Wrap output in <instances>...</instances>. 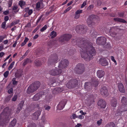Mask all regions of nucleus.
I'll return each mask as SVG.
<instances>
[{"label": "nucleus", "instance_id": "46", "mask_svg": "<svg viewBox=\"0 0 127 127\" xmlns=\"http://www.w3.org/2000/svg\"><path fill=\"white\" fill-rule=\"evenodd\" d=\"M13 89L11 87L10 89H9L8 91L7 92L9 94H11L13 93Z\"/></svg>", "mask_w": 127, "mask_h": 127}, {"label": "nucleus", "instance_id": "23", "mask_svg": "<svg viewBox=\"0 0 127 127\" xmlns=\"http://www.w3.org/2000/svg\"><path fill=\"white\" fill-rule=\"evenodd\" d=\"M121 102L123 104L127 105V97L122 96L121 100Z\"/></svg>", "mask_w": 127, "mask_h": 127}, {"label": "nucleus", "instance_id": "36", "mask_svg": "<svg viewBox=\"0 0 127 127\" xmlns=\"http://www.w3.org/2000/svg\"><path fill=\"white\" fill-rule=\"evenodd\" d=\"M95 6L97 7L100 6L101 4V1L99 0H98L95 2Z\"/></svg>", "mask_w": 127, "mask_h": 127}, {"label": "nucleus", "instance_id": "18", "mask_svg": "<svg viewBox=\"0 0 127 127\" xmlns=\"http://www.w3.org/2000/svg\"><path fill=\"white\" fill-rule=\"evenodd\" d=\"M97 104L98 106L103 108H105L106 106V103L104 100L100 99L98 101Z\"/></svg>", "mask_w": 127, "mask_h": 127}, {"label": "nucleus", "instance_id": "9", "mask_svg": "<svg viewBox=\"0 0 127 127\" xmlns=\"http://www.w3.org/2000/svg\"><path fill=\"white\" fill-rule=\"evenodd\" d=\"M78 84L77 80L73 79L70 81L66 84V86L68 88L70 89L74 87Z\"/></svg>", "mask_w": 127, "mask_h": 127}, {"label": "nucleus", "instance_id": "48", "mask_svg": "<svg viewBox=\"0 0 127 127\" xmlns=\"http://www.w3.org/2000/svg\"><path fill=\"white\" fill-rule=\"evenodd\" d=\"M6 22L4 21L3 22L1 25V28L4 29H5V27Z\"/></svg>", "mask_w": 127, "mask_h": 127}, {"label": "nucleus", "instance_id": "57", "mask_svg": "<svg viewBox=\"0 0 127 127\" xmlns=\"http://www.w3.org/2000/svg\"><path fill=\"white\" fill-rule=\"evenodd\" d=\"M84 116H83V115H81L79 116H77V118H78L79 119H84Z\"/></svg>", "mask_w": 127, "mask_h": 127}, {"label": "nucleus", "instance_id": "20", "mask_svg": "<svg viewBox=\"0 0 127 127\" xmlns=\"http://www.w3.org/2000/svg\"><path fill=\"white\" fill-rule=\"evenodd\" d=\"M24 103V100H22L18 105V107L17 109L16 113H18L23 107Z\"/></svg>", "mask_w": 127, "mask_h": 127}, {"label": "nucleus", "instance_id": "10", "mask_svg": "<svg viewBox=\"0 0 127 127\" xmlns=\"http://www.w3.org/2000/svg\"><path fill=\"white\" fill-rule=\"evenodd\" d=\"M68 61L67 59L62 60L60 62L58 67L59 68H66L68 64Z\"/></svg>", "mask_w": 127, "mask_h": 127}, {"label": "nucleus", "instance_id": "3", "mask_svg": "<svg viewBox=\"0 0 127 127\" xmlns=\"http://www.w3.org/2000/svg\"><path fill=\"white\" fill-rule=\"evenodd\" d=\"M40 83L39 81L35 82L31 84L26 91L27 93L30 94L36 91L40 87Z\"/></svg>", "mask_w": 127, "mask_h": 127}, {"label": "nucleus", "instance_id": "19", "mask_svg": "<svg viewBox=\"0 0 127 127\" xmlns=\"http://www.w3.org/2000/svg\"><path fill=\"white\" fill-rule=\"evenodd\" d=\"M99 63L103 66H105L108 64V62L105 58H101L99 60Z\"/></svg>", "mask_w": 127, "mask_h": 127}, {"label": "nucleus", "instance_id": "25", "mask_svg": "<svg viewBox=\"0 0 127 127\" xmlns=\"http://www.w3.org/2000/svg\"><path fill=\"white\" fill-rule=\"evenodd\" d=\"M115 21H118L119 22H122L123 23H126V21L123 19L120 18H114L113 19Z\"/></svg>", "mask_w": 127, "mask_h": 127}, {"label": "nucleus", "instance_id": "28", "mask_svg": "<svg viewBox=\"0 0 127 127\" xmlns=\"http://www.w3.org/2000/svg\"><path fill=\"white\" fill-rule=\"evenodd\" d=\"M32 62L31 60L29 58H27L24 60L23 65L25 66L27 64L30 63Z\"/></svg>", "mask_w": 127, "mask_h": 127}, {"label": "nucleus", "instance_id": "60", "mask_svg": "<svg viewBox=\"0 0 127 127\" xmlns=\"http://www.w3.org/2000/svg\"><path fill=\"white\" fill-rule=\"evenodd\" d=\"M118 15L119 17L123 18L124 15V13L123 12H121L120 13H119Z\"/></svg>", "mask_w": 127, "mask_h": 127}, {"label": "nucleus", "instance_id": "24", "mask_svg": "<svg viewBox=\"0 0 127 127\" xmlns=\"http://www.w3.org/2000/svg\"><path fill=\"white\" fill-rule=\"evenodd\" d=\"M16 123V119H14L10 123L9 127H14Z\"/></svg>", "mask_w": 127, "mask_h": 127}, {"label": "nucleus", "instance_id": "26", "mask_svg": "<svg viewBox=\"0 0 127 127\" xmlns=\"http://www.w3.org/2000/svg\"><path fill=\"white\" fill-rule=\"evenodd\" d=\"M22 71L21 70L17 71L15 74V77L16 78H20L21 76H22Z\"/></svg>", "mask_w": 127, "mask_h": 127}, {"label": "nucleus", "instance_id": "16", "mask_svg": "<svg viewBox=\"0 0 127 127\" xmlns=\"http://www.w3.org/2000/svg\"><path fill=\"white\" fill-rule=\"evenodd\" d=\"M100 92L101 94L104 97H106L108 96L107 89L105 86H103L101 88Z\"/></svg>", "mask_w": 127, "mask_h": 127}, {"label": "nucleus", "instance_id": "7", "mask_svg": "<svg viewBox=\"0 0 127 127\" xmlns=\"http://www.w3.org/2000/svg\"><path fill=\"white\" fill-rule=\"evenodd\" d=\"M58 60V57L57 54H56L52 55L49 58L48 63L49 64H52L57 62Z\"/></svg>", "mask_w": 127, "mask_h": 127}, {"label": "nucleus", "instance_id": "50", "mask_svg": "<svg viewBox=\"0 0 127 127\" xmlns=\"http://www.w3.org/2000/svg\"><path fill=\"white\" fill-rule=\"evenodd\" d=\"M94 7V6L93 4H91L87 8V9L88 10H90L91 9L93 8Z\"/></svg>", "mask_w": 127, "mask_h": 127}, {"label": "nucleus", "instance_id": "64", "mask_svg": "<svg viewBox=\"0 0 127 127\" xmlns=\"http://www.w3.org/2000/svg\"><path fill=\"white\" fill-rule=\"evenodd\" d=\"M33 12L32 10V9H30L28 11V14L29 16Z\"/></svg>", "mask_w": 127, "mask_h": 127}, {"label": "nucleus", "instance_id": "13", "mask_svg": "<svg viewBox=\"0 0 127 127\" xmlns=\"http://www.w3.org/2000/svg\"><path fill=\"white\" fill-rule=\"evenodd\" d=\"M119 26H115L112 27L110 28L109 31V33L110 35L112 37H114L117 35V33L114 31L117 29H119L120 30V29L119 28Z\"/></svg>", "mask_w": 127, "mask_h": 127}, {"label": "nucleus", "instance_id": "44", "mask_svg": "<svg viewBox=\"0 0 127 127\" xmlns=\"http://www.w3.org/2000/svg\"><path fill=\"white\" fill-rule=\"evenodd\" d=\"M9 72L8 71H6L4 73L3 75L5 78H7L9 74Z\"/></svg>", "mask_w": 127, "mask_h": 127}, {"label": "nucleus", "instance_id": "8", "mask_svg": "<svg viewBox=\"0 0 127 127\" xmlns=\"http://www.w3.org/2000/svg\"><path fill=\"white\" fill-rule=\"evenodd\" d=\"M86 27L84 25L77 26H76L75 30L78 33H84L86 32Z\"/></svg>", "mask_w": 127, "mask_h": 127}, {"label": "nucleus", "instance_id": "56", "mask_svg": "<svg viewBox=\"0 0 127 127\" xmlns=\"http://www.w3.org/2000/svg\"><path fill=\"white\" fill-rule=\"evenodd\" d=\"M102 120L101 119L97 121V123L98 126H100L101 124Z\"/></svg>", "mask_w": 127, "mask_h": 127}, {"label": "nucleus", "instance_id": "45", "mask_svg": "<svg viewBox=\"0 0 127 127\" xmlns=\"http://www.w3.org/2000/svg\"><path fill=\"white\" fill-rule=\"evenodd\" d=\"M50 82L49 83V84H50V85H52L54 83H55L56 81L55 79H51L50 80Z\"/></svg>", "mask_w": 127, "mask_h": 127}, {"label": "nucleus", "instance_id": "2", "mask_svg": "<svg viewBox=\"0 0 127 127\" xmlns=\"http://www.w3.org/2000/svg\"><path fill=\"white\" fill-rule=\"evenodd\" d=\"M11 110L7 107L4 109L0 115V126H3L8 122L11 114Z\"/></svg>", "mask_w": 127, "mask_h": 127}, {"label": "nucleus", "instance_id": "41", "mask_svg": "<svg viewBox=\"0 0 127 127\" xmlns=\"http://www.w3.org/2000/svg\"><path fill=\"white\" fill-rule=\"evenodd\" d=\"M14 63L15 62L13 61L10 64L8 68V70H10L12 69L13 66V65H14Z\"/></svg>", "mask_w": 127, "mask_h": 127}, {"label": "nucleus", "instance_id": "22", "mask_svg": "<svg viewBox=\"0 0 127 127\" xmlns=\"http://www.w3.org/2000/svg\"><path fill=\"white\" fill-rule=\"evenodd\" d=\"M97 76L99 78H101L104 76L105 72L103 70H99L97 72Z\"/></svg>", "mask_w": 127, "mask_h": 127}, {"label": "nucleus", "instance_id": "27", "mask_svg": "<svg viewBox=\"0 0 127 127\" xmlns=\"http://www.w3.org/2000/svg\"><path fill=\"white\" fill-rule=\"evenodd\" d=\"M41 97L39 95V94L37 93L34 95L33 97L32 98V99L34 101H36L40 99Z\"/></svg>", "mask_w": 127, "mask_h": 127}, {"label": "nucleus", "instance_id": "31", "mask_svg": "<svg viewBox=\"0 0 127 127\" xmlns=\"http://www.w3.org/2000/svg\"><path fill=\"white\" fill-rule=\"evenodd\" d=\"M92 86H94L95 87H96L97 86L98 84V82L97 81H93L92 82Z\"/></svg>", "mask_w": 127, "mask_h": 127}, {"label": "nucleus", "instance_id": "29", "mask_svg": "<svg viewBox=\"0 0 127 127\" xmlns=\"http://www.w3.org/2000/svg\"><path fill=\"white\" fill-rule=\"evenodd\" d=\"M115 126L113 122H111L107 124L105 127H115Z\"/></svg>", "mask_w": 127, "mask_h": 127}, {"label": "nucleus", "instance_id": "6", "mask_svg": "<svg viewBox=\"0 0 127 127\" xmlns=\"http://www.w3.org/2000/svg\"><path fill=\"white\" fill-rule=\"evenodd\" d=\"M85 68L84 64L79 63L77 64L75 68V70L77 73L82 74L84 71Z\"/></svg>", "mask_w": 127, "mask_h": 127}, {"label": "nucleus", "instance_id": "12", "mask_svg": "<svg viewBox=\"0 0 127 127\" xmlns=\"http://www.w3.org/2000/svg\"><path fill=\"white\" fill-rule=\"evenodd\" d=\"M62 70L61 69L56 68L52 70L49 71V73L53 76H57L61 74Z\"/></svg>", "mask_w": 127, "mask_h": 127}, {"label": "nucleus", "instance_id": "11", "mask_svg": "<svg viewBox=\"0 0 127 127\" xmlns=\"http://www.w3.org/2000/svg\"><path fill=\"white\" fill-rule=\"evenodd\" d=\"M106 39L104 37L101 36L99 37L96 39V43L99 45H104L106 43Z\"/></svg>", "mask_w": 127, "mask_h": 127}, {"label": "nucleus", "instance_id": "62", "mask_svg": "<svg viewBox=\"0 0 127 127\" xmlns=\"http://www.w3.org/2000/svg\"><path fill=\"white\" fill-rule=\"evenodd\" d=\"M42 51H38L37 52L36 54V55H38V56H41V55L42 54Z\"/></svg>", "mask_w": 127, "mask_h": 127}, {"label": "nucleus", "instance_id": "4", "mask_svg": "<svg viewBox=\"0 0 127 127\" xmlns=\"http://www.w3.org/2000/svg\"><path fill=\"white\" fill-rule=\"evenodd\" d=\"M98 18L97 16L94 15L90 16L87 19V23L89 27H91L93 26L95 24V22Z\"/></svg>", "mask_w": 127, "mask_h": 127}, {"label": "nucleus", "instance_id": "58", "mask_svg": "<svg viewBox=\"0 0 127 127\" xmlns=\"http://www.w3.org/2000/svg\"><path fill=\"white\" fill-rule=\"evenodd\" d=\"M74 51L72 50L71 49L69 50L68 54L70 55H72L73 54Z\"/></svg>", "mask_w": 127, "mask_h": 127}, {"label": "nucleus", "instance_id": "37", "mask_svg": "<svg viewBox=\"0 0 127 127\" xmlns=\"http://www.w3.org/2000/svg\"><path fill=\"white\" fill-rule=\"evenodd\" d=\"M61 90V88H57L55 90H53V92H55L56 94H57V93H59L60 92H61V91H60Z\"/></svg>", "mask_w": 127, "mask_h": 127}, {"label": "nucleus", "instance_id": "14", "mask_svg": "<svg viewBox=\"0 0 127 127\" xmlns=\"http://www.w3.org/2000/svg\"><path fill=\"white\" fill-rule=\"evenodd\" d=\"M66 102L67 101L66 99L62 100L58 105L57 106V109L60 110H61L63 109Z\"/></svg>", "mask_w": 127, "mask_h": 127}, {"label": "nucleus", "instance_id": "38", "mask_svg": "<svg viewBox=\"0 0 127 127\" xmlns=\"http://www.w3.org/2000/svg\"><path fill=\"white\" fill-rule=\"evenodd\" d=\"M12 95H10L7 96L5 99V101L6 102H8L9 101Z\"/></svg>", "mask_w": 127, "mask_h": 127}, {"label": "nucleus", "instance_id": "54", "mask_svg": "<svg viewBox=\"0 0 127 127\" xmlns=\"http://www.w3.org/2000/svg\"><path fill=\"white\" fill-rule=\"evenodd\" d=\"M17 98V95H14L13 98H12V100L13 101H15Z\"/></svg>", "mask_w": 127, "mask_h": 127}, {"label": "nucleus", "instance_id": "61", "mask_svg": "<svg viewBox=\"0 0 127 127\" xmlns=\"http://www.w3.org/2000/svg\"><path fill=\"white\" fill-rule=\"evenodd\" d=\"M121 113H122V112L119 111L118 110L117 112L115 114V115L116 116L120 115L121 114Z\"/></svg>", "mask_w": 127, "mask_h": 127}, {"label": "nucleus", "instance_id": "5", "mask_svg": "<svg viewBox=\"0 0 127 127\" xmlns=\"http://www.w3.org/2000/svg\"><path fill=\"white\" fill-rule=\"evenodd\" d=\"M72 36V35L70 34H64L61 36L59 38V40L61 43L64 42L68 41Z\"/></svg>", "mask_w": 127, "mask_h": 127}, {"label": "nucleus", "instance_id": "35", "mask_svg": "<svg viewBox=\"0 0 127 127\" xmlns=\"http://www.w3.org/2000/svg\"><path fill=\"white\" fill-rule=\"evenodd\" d=\"M117 104V100L116 99H114L112 102L111 105L114 107H116Z\"/></svg>", "mask_w": 127, "mask_h": 127}, {"label": "nucleus", "instance_id": "17", "mask_svg": "<svg viewBox=\"0 0 127 127\" xmlns=\"http://www.w3.org/2000/svg\"><path fill=\"white\" fill-rule=\"evenodd\" d=\"M118 110L122 113L127 111V105L123 104L120 105L118 108Z\"/></svg>", "mask_w": 127, "mask_h": 127}, {"label": "nucleus", "instance_id": "33", "mask_svg": "<svg viewBox=\"0 0 127 127\" xmlns=\"http://www.w3.org/2000/svg\"><path fill=\"white\" fill-rule=\"evenodd\" d=\"M90 33L91 34V35L93 36H95L97 34V32L94 29H92L91 30Z\"/></svg>", "mask_w": 127, "mask_h": 127}, {"label": "nucleus", "instance_id": "42", "mask_svg": "<svg viewBox=\"0 0 127 127\" xmlns=\"http://www.w3.org/2000/svg\"><path fill=\"white\" fill-rule=\"evenodd\" d=\"M43 4V3L42 2H41V3H40L39 2H37L36 4V7L37 8H39L40 6V4Z\"/></svg>", "mask_w": 127, "mask_h": 127}, {"label": "nucleus", "instance_id": "63", "mask_svg": "<svg viewBox=\"0 0 127 127\" xmlns=\"http://www.w3.org/2000/svg\"><path fill=\"white\" fill-rule=\"evenodd\" d=\"M13 0H9V7L12 5Z\"/></svg>", "mask_w": 127, "mask_h": 127}, {"label": "nucleus", "instance_id": "47", "mask_svg": "<svg viewBox=\"0 0 127 127\" xmlns=\"http://www.w3.org/2000/svg\"><path fill=\"white\" fill-rule=\"evenodd\" d=\"M82 10H77L75 12V13L76 14H79L82 12Z\"/></svg>", "mask_w": 127, "mask_h": 127}, {"label": "nucleus", "instance_id": "21", "mask_svg": "<svg viewBox=\"0 0 127 127\" xmlns=\"http://www.w3.org/2000/svg\"><path fill=\"white\" fill-rule=\"evenodd\" d=\"M118 86L119 91L121 93H124L125 91L123 84L121 83H119Z\"/></svg>", "mask_w": 127, "mask_h": 127}, {"label": "nucleus", "instance_id": "52", "mask_svg": "<svg viewBox=\"0 0 127 127\" xmlns=\"http://www.w3.org/2000/svg\"><path fill=\"white\" fill-rule=\"evenodd\" d=\"M87 1H84V2L83 3V4H82V5L81 6V8H83L86 5V3Z\"/></svg>", "mask_w": 127, "mask_h": 127}, {"label": "nucleus", "instance_id": "30", "mask_svg": "<svg viewBox=\"0 0 127 127\" xmlns=\"http://www.w3.org/2000/svg\"><path fill=\"white\" fill-rule=\"evenodd\" d=\"M52 38H53L57 36V33L54 31H53L50 34Z\"/></svg>", "mask_w": 127, "mask_h": 127}, {"label": "nucleus", "instance_id": "59", "mask_svg": "<svg viewBox=\"0 0 127 127\" xmlns=\"http://www.w3.org/2000/svg\"><path fill=\"white\" fill-rule=\"evenodd\" d=\"M40 27L39 26H38L33 31L32 33H34L36 32L39 29Z\"/></svg>", "mask_w": 127, "mask_h": 127}, {"label": "nucleus", "instance_id": "43", "mask_svg": "<svg viewBox=\"0 0 127 127\" xmlns=\"http://www.w3.org/2000/svg\"><path fill=\"white\" fill-rule=\"evenodd\" d=\"M47 28L46 25H45L41 29H40V31L41 32H43L45 30H46Z\"/></svg>", "mask_w": 127, "mask_h": 127}, {"label": "nucleus", "instance_id": "51", "mask_svg": "<svg viewBox=\"0 0 127 127\" xmlns=\"http://www.w3.org/2000/svg\"><path fill=\"white\" fill-rule=\"evenodd\" d=\"M71 6L68 7L65 11H64V13H66L70 9H71Z\"/></svg>", "mask_w": 127, "mask_h": 127}, {"label": "nucleus", "instance_id": "49", "mask_svg": "<svg viewBox=\"0 0 127 127\" xmlns=\"http://www.w3.org/2000/svg\"><path fill=\"white\" fill-rule=\"evenodd\" d=\"M44 108L45 110H49L51 108V107L50 106H47V105L45 106Z\"/></svg>", "mask_w": 127, "mask_h": 127}, {"label": "nucleus", "instance_id": "1", "mask_svg": "<svg viewBox=\"0 0 127 127\" xmlns=\"http://www.w3.org/2000/svg\"><path fill=\"white\" fill-rule=\"evenodd\" d=\"M71 42L74 45H78L82 57L86 61L91 59L95 54L96 52L92 44L88 40L79 37L73 39Z\"/></svg>", "mask_w": 127, "mask_h": 127}, {"label": "nucleus", "instance_id": "55", "mask_svg": "<svg viewBox=\"0 0 127 127\" xmlns=\"http://www.w3.org/2000/svg\"><path fill=\"white\" fill-rule=\"evenodd\" d=\"M111 58L112 61L114 62L115 64L116 65L117 64V63L116 61L115 60L114 57L113 56H111Z\"/></svg>", "mask_w": 127, "mask_h": 127}, {"label": "nucleus", "instance_id": "53", "mask_svg": "<svg viewBox=\"0 0 127 127\" xmlns=\"http://www.w3.org/2000/svg\"><path fill=\"white\" fill-rule=\"evenodd\" d=\"M110 47V44L109 43H107L105 46V48H109Z\"/></svg>", "mask_w": 127, "mask_h": 127}, {"label": "nucleus", "instance_id": "32", "mask_svg": "<svg viewBox=\"0 0 127 127\" xmlns=\"http://www.w3.org/2000/svg\"><path fill=\"white\" fill-rule=\"evenodd\" d=\"M92 84V83L90 82H86L85 84V88L87 89Z\"/></svg>", "mask_w": 127, "mask_h": 127}, {"label": "nucleus", "instance_id": "15", "mask_svg": "<svg viewBox=\"0 0 127 127\" xmlns=\"http://www.w3.org/2000/svg\"><path fill=\"white\" fill-rule=\"evenodd\" d=\"M41 111L40 110H37L32 114V119L34 120H38L39 116L40 115Z\"/></svg>", "mask_w": 127, "mask_h": 127}, {"label": "nucleus", "instance_id": "40", "mask_svg": "<svg viewBox=\"0 0 127 127\" xmlns=\"http://www.w3.org/2000/svg\"><path fill=\"white\" fill-rule=\"evenodd\" d=\"M38 93L39 94V95L40 97H42V95H45L46 94V93L45 92L43 91H42Z\"/></svg>", "mask_w": 127, "mask_h": 127}, {"label": "nucleus", "instance_id": "34", "mask_svg": "<svg viewBox=\"0 0 127 127\" xmlns=\"http://www.w3.org/2000/svg\"><path fill=\"white\" fill-rule=\"evenodd\" d=\"M35 65L37 66H39L41 65V62L38 60H36L34 62Z\"/></svg>", "mask_w": 127, "mask_h": 127}, {"label": "nucleus", "instance_id": "39", "mask_svg": "<svg viewBox=\"0 0 127 127\" xmlns=\"http://www.w3.org/2000/svg\"><path fill=\"white\" fill-rule=\"evenodd\" d=\"M26 4V2L24 1H22L20 0L19 1V5L21 7H22L23 6Z\"/></svg>", "mask_w": 127, "mask_h": 127}]
</instances>
